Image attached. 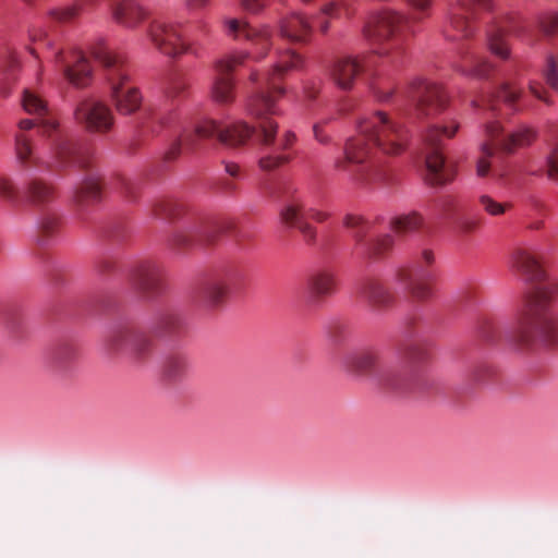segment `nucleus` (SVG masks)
Wrapping results in <instances>:
<instances>
[{
  "label": "nucleus",
  "mask_w": 558,
  "mask_h": 558,
  "mask_svg": "<svg viewBox=\"0 0 558 558\" xmlns=\"http://www.w3.org/2000/svg\"><path fill=\"white\" fill-rule=\"evenodd\" d=\"M295 138L294 133L290 131L286 132L280 143L281 149H288L295 142Z\"/></svg>",
  "instance_id": "obj_63"
},
{
  "label": "nucleus",
  "mask_w": 558,
  "mask_h": 558,
  "mask_svg": "<svg viewBox=\"0 0 558 558\" xmlns=\"http://www.w3.org/2000/svg\"><path fill=\"white\" fill-rule=\"evenodd\" d=\"M223 26L229 36L235 39L244 38L251 43V51L246 52L247 59L264 60L271 47V31L268 26L253 27L243 20L223 19Z\"/></svg>",
  "instance_id": "obj_15"
},
{
  "label": "nucleus",
  "mask_w": 558,
  "mask_h": 558,
  "mask_svg": "<svg viewBox=\"0 0 558 558\" xmlns=\"http://www.w3.org/2000/svg\"><path fill=\"white\" fill-rule=\"evenodd\" d=\"M112 17L118 24L134 28L146 17V11L135 0H122L112 5Z\"/></svg>",
  "instance_id": "obj_31"
},
{
  "label": "nucleus",
  "mask_w": 558,
  "mask_h": 558,
  "mask_svg": "<svg viewBox=\"0 0 558 558\" xmlns=\"http://www.w3.org/2000/svg\"><path fill=\"white\" fill-rule=\"evenodd\" d=\"M558 296V281L538 284L527 301V312L519 316L508 330L510 340L526 344L535 336L546 345L558 342V324L554 315L547 312L548 304Z\"/></svg>",
  "instance_id": "obj_5"
},
{
  "label": "nucleus",
  "mask_w": 558,
  "mask_h": 558,
  "mask_svg": "<svg viewBox=\"0 0 558 558\" xmlns=\"http://www.w3.org/2000/svg\"><path fill=\"white\" fill-rule=\"evenodd\" d=\"M184 328L182 313L174 308H167L157 315L153 331L158 337L173 338L180 336Z\"/></svg>",
  "instance_id": "obj_27"
},
{
  "label": "nucleus",
  "mask_w": 558,
  "mask_h": 558,
  "mask_svg": "<svg viewBox=\"0 0 558 558\" xmlns=\"http://www.w3.org/2000/svg\"><path fill=\"white\" fill-rule=\"evenodd\" d=\"M177 210L178 205L169 199H159L153 204V214L159 218H172Z\"/></svg>",
  "instance_id": "obj_52"
},
{
  "label": "nucleus",
  "mask_w": 558,
  "mask_h": 558,
  "mask_svg": "<svg viewBox=\"0 0 558 558\" xmlns=\"http://www.w3.org/2000/svg\"><path fill=\"white\" fill-rule=\"evenodd\" d=\"M284 203L279 211L280 221L289 228H295L302 234L304 241L313 245L316 242V228L306 221L308 216L318 223L325 222L330 214L318 208H306L305 203L296 193L293 186H287L283 190Z\"/></svg>",
  "instance_id": "obj_9"
},
{
  "label": "nucleus",
  "mask_w": 558,
  "mask_h": 558,
  "mask_svg": "<svg viewBox=\"0 0 558 558\" xmlns=\"http://www.w3.org/2000/svg\"><path fill=\"white\" fill-rule=\"evenodd\" d=\"M347 11V4L342 1H331L327 5L324 7L323 13L331 16V17H339L341 11Z\"/></svg>",
  "instance_id": "obj_57"
},
{
  "label": "nucleus",
  "mask_w": 558,
  "mask_h": 558,
  "mask_svg": "<svg viewBox=\"0 0 558 558\" xmlns=\"http://www.w3.org/2000/svg\"><path fill=\"white\" fill-rule=\"evenodd\" d=\"M22 105L27 113L38 116L40 125L49 135L51 153L48 158L39 155L33 145V138L28 134L36 125L35 119L20 120L14 140L15 159L20 168L27 173L58 171L70 166H78L88 169L90 162L88 153L82 150L78 145L68 136L58 132V121L49 116L48 107L37 94L25 89L23 92Z\"/></svg>",
  "instance_id": "obj_2"
},
{
  "label": "nucleus",
  "mask_w": 558,
  "mask_h": 558,
  "mask_svg": "<svg viewBox=\"0 0 558 558\" xmlns=\"http://www.w3.org/2000/svg\"><path fill=\"white\" fill-rule=\"evenodd\" d=\"M343 223L351 230L355 254L365 262L383 259L393 247L391 234H373L374 221L363 216L348 214Z\"/></svg>",
  "instance_id": "obj_8"
},
{
  "label": "nucleus",
  "mask_w": 558,
  "mask_h": 558,
  "mask_svg": "<svg viewBox=\"0 0 558 558\" xmlns=\"http://www.w3.org/2000/svg\"><path fill=\"white\" fill-rule=\"evenodd\" d=\"M132 329L131 326H122L111 330L105 340L108 353L130 352Z\"/></svg>",
  "instance_id": "obj_36"
},
{
  "label": "nucleus",
  "mask_w": 558,
  "mask_h": 558,
  "mask_svg": "<svg viewBox=\"0 0 558 558\" xmlns=\"http://www.w3.org/2000/svg\"><path fill=\"white\" fill-rule=\"evenodd\" d=\"M548 165V175L551 179L558 180V144L553 149L551 154L548 157L547 160Z\"/></svg>",
  "instance_id": "obj_58"
},
{
  "label": "nucleus",
  "mask_w": 558,
  "mask_h": 558,
  "mask_svg": "<svg viewBox=\"0 0 558 558\" xmlns=\"http://www.w3.org/2000/svg\"><path fill=\"white\" fill-rule=\"evenodd\" d=\"M303 65V58L291 49L278 50L277 61L267 72L252 71L250 81L256 86V90L246 101V110L250 114L260 120L258 125V140L264 146L274 143L278 124L268 118L277 114L276 101L286 94V89L279 84L290 70H298Z\"/></svg>",
  "instance_id": "obj_3"
},
{
  "label": "nucleus",
  "mask_w": 558,
  "mask_h": 558,
  "mask_svg": "<svg viewBox=\"0 0 558 558\" xmlns=\"http://www.w3.org/2000/svg\"><path fill=\"white\" fill-rule=\"evenodd\" d=\"M329 122V120H323V121H318L316 123H314L313 125V134H314V138L323 144V145H328L331 143V137L329 134L326 133L325 131V125Z\"/></svg>",
  "instance_id": "obj_56"
},
{
  "label": "nucleus",
  "mask_w": 558,
  "mask_h": 558,
  "mask_svg": "<svg viewBox=\"0 0 558 558\" xmlns=\"http://www.w3.org/2000/svg\"><path fill=\"white\" fill-rule=\"evenodd\" d=\"M215 241L214 228L205 220H196L177 231L172 244L178 250H187L196 245L211 244Z\"/></svg>",
  "instance_id": "obj_25"
},
{
  "label": "nucleus",
  "mask_w": 558,
  "mask_h": 558,
  "mask_svg": "<svg viewBox=\"0 0 558 558\" xmlns=\"http://www.w3.org/2000/svg\"><path fill=\"white\" fill-rule=\"evenodd\" d=\"M435 254L430 248H424L416 257L412 267L401 266L396 271V279L418 302H425L433 296L432 281L434 274L432 266Z\"/></svg>",
  "instance_id": "obj_12"
},
{
  "label": "nucleus",
  "mask_w": 558,
  "mask_h": 558,
  "mask_svg": "<svg viewBox=\"0 0 558 558\" xmlns=\"http://www.w3.org/2000/svg\"><path fill=\"white\" fill-rule=\"evenodd\" d=\"M254 132L255 129L251 128L245 122H238L222 129L217 121L205 119L195 126L194 131L182 132L165 151L163 159L167 162H172L181 155L194 151L198 138L211 136H217V138L226 145L238 147L243 145Z\"/></svg>",
  "instance_id": "obj_7"
},
{
  "label": "nucleus",
  "mask_w": 558,
  "mask_h": 558,
  "mask_svg": "<svg viewBox=\"0 0 558 558\" xmlns=\"http://www.w3.org/2000/svg\"><path fill=\"white\" fill-rule=\"evenodd\" d=\"M360 295L374 313L387 312L396 303V296L387 282L375 277L363 281L360 288Z\"/></svg>",
  "instance_id": "obj_22"
},
{
  "label": "nucleus",
  "mask_w": 558,
  "mask_h": 558,
  "mask_svg": "<svg viewBox=\"0 0 558 558\" xmlns=\"http://www.w3.org/2000/svg\"><path fill=\"white\" fill-rule=\"evenodd\" d=\"M542 77L546 85L557 92L558 90V54L548 53L545 63L541 70Z\"/></svg>",
  "instance_id": "obj_45"
},
{
  "label": "nucleus",
  "mask_w": 558,
  "mask_h": 558,
  "mask_svg": "<svg viewBox=\"0 0 558 558\" xmlns=\"http://www.w3.org/2000/svg\"><path fill=\"white\" fill-rule=\"evenodd\" d=\"M57 62L62 64L64 77L76 87H85L92 80V68L82 51L58 52Z\"/></svg>",
  "instance_id": "obj_23"
},
{
  "label": "nucleus",
  "mask_w": 558,
  "mask_h": 558,
  "mask_svg": "<svg viewBox=\"0 0 558 558\" xmlns=\"http://www.w3.org/2000/svg\"><path fill=\"white\" fill-rule=\"evenodd\" d=\"M538 31L547 38L548 41L558 34V12H549L542 14L537 19Z\"/></svg>",
  "instance_id": "obj_47"
},
{
  "label": "nucleus",
  "mask_w": 558,
  "mask_h": 558,
  "mask_svg": "<svg viewBox=\"0 0 558 558\" xmlns=\"http://www.w3.org/2000/svg\"><path fill=\"white\" fill-rule=\"evenodd\" d=\"M338 279L330 268L312 271L305 281V300L310 306H320L327 299L336 294Z\"/></svg>",
  "instance_id": "obj_19"
},
{
  "label": "nucleus",
  "mask_w": 558,
  "mask_h": 558,
  "mask_svg": "<svg viewBox=\"0 0 558 558\" xmlns=\"http://www.w3.org/2000/svg\"><path fill=\"white\" fill-rule=\"evenodd\" d=\"M459 54L460 63L457 68L461 73L477 78L488 77L492 71V65L485 59L475 52L470 51L469 47H461L459 49Z\"/></svg>",
  "instance_id": "obj_32"
},
{
  "label": "nucleus",
  "mask_w": 558,
  "mask_h": 558,
  "mask_svg": "<svg viewBox=\"0 0 558 558\" xmlns=\"http://www.w3.org/2000/svg\"><path fill=\"white\" fill-rule=\"evenodd\" d=\"M101 184L97 174H89L75 190L74 198L80 207H86L100 201Z\"/></svg>",
  "instance_id": "obj_34"
},
{
  "label": "nucleus",
  "mask_w": 558,
  "mask_h": 558,
  "mask_svg": "<svg viewBox=\"0 0 558 558\" xmlns=\"http://www.w3.org/2000/svg\"><path fill=\"white\" fill-rule=\"evenodd\" d=\"M121 189L123 190V193L125 194V196H128L130 198L135 197L136 184L134 182H132L131 180L123 179L121 181Z\"/></svg>",
  "instance_id": "obj_62"
},
{
  "label": "nucleus",
  "mask_w": 558,
  "mask_h": 558,
  "mask_svg": "<svg viewBox=\"0 0 558 558\" xmlns=\"http://www.w3.org/2000/svg\"><path fill=\"white\" fill-rule=\"evenodd\" d=\"M290 159L288 156L279 155V156H265L262 157L258 161L259 168L264 171H271L279 166L288 162Z\"/></svg>",
  "instance_id": "obj_54"
},
{
  "label": "nucleus",
  "mask_w": 558,
  "mask_h": 558,
  "mask_svg": "<svg viewBox=\"0 0 558 558\" xmlns=\"http://www.w3.org/2000/svg\"><path fill=\"white\" fill-rule=\"evenodd\" d=\"M507 32L522 38L523 40H525L529 44L534 43V39H533L531 33L523 25H518V24L512 25L508 28Z\"/></svg>",
  "instance_id": "obj_60"
},
{
  "label": "nucleus",
  "mask_w": 558,
  "mask_h": 558,
  "mask_svg": "<svg viewBox=\"0 0 558 558\" xmlns=\"http://www.w3.org/2000/svg\"><path fill=\"white\" fill-rule=\"evenodd\" d=\"M1 77H0V90L3 95L9 94V85L16 80V70L19 68V61L13 54L5 56L1 60Z\"/></svg>",
  "instance_id": "obj_43"
},
{
  "label": "nucleus",
  "mask_w": 558,
  "mask_h": 558,
  "mask_svg": "<svg viewBox=\"0 0 558 558\" xmlns=\"http://www.w3.org/2000/svg\"><path fill=\"white\" fill-rule=\"evenodd\" d=\"M60 228V221L59 218L53 215H47L45 216L39 225V241L41 243L47 242L50 238H52Z\"/></svg>",
  "instance_id": "obj_48"
},
{
  "label": "nucleus",
  "mask_w": 558,
  "mask_h": 558,
  "mask_svg": "<svg viewBox=\"0 0 558 558\" xmlns=\"http://www.w3.org/2000/svg\"><path fill=\"white\" fill-rule=\"evenodd\" d=\"M371 54L340 57L330 65V78L342 90H350L359 74L369 68Z\"/></svg>",
  "instance_id": "obj_21"
},
{
  "label": "nucleus",
  "mask_w": 558,
  "mask_h": 558,
  "mask_svg": "<svg viewBox=\"0 0 558 558\" xmlns=\"http://www.w3.org/2000/svg\"><path fill=\"white\" fill-rule=\"evenodd\" d=\"M409 97L418 118H432L442 112L449 98L441 85L423 77L414 78L409 86Z\"/></svg>",
  "instance_id": "obj_13"
},
{
  "label": "nucleus",
  "mask_w": 558,
  "mask_h": 558,
  "mask_svg": "<svg viewBox=\"0 0 558 558\" xmlns=\"http://www.w3.org/2000/svg\"><path fill=\"white\" fill-rule=\"evenodd\" d=\"M372 89L380 101H389L395 93L393 88L386 87L384 82L376 80L372 83Z\"/></svg>",
  "instance_id": "obj_55"
},
{
  "label": "nucleus",
  "mask_w": 558,
  "mask_h": 558,
  "mask_svg": "<svg viewBox=\"0 0 558 558\" xmlns=\"http://www.w3.org/2000/svg\"><path fill=\"white\" fill-rule=\"evenodd\" d=\"M282 38L291 43H306L312 34V26L301 14L294 13L283 19L279 25Z\"/></svg>",
  "instance_id": "obj_29"
},
{
  "label": "nucleus",
  "mask_w": 558,
  "mask_h": 558,
  "mask_svg": "<svg viewBox=\"0 0 558 558\" xmlns=\"http://www.w3.org/2000/svg\"><path fill=\"white\" fill-rule=\"evenodd\" d=\"M485 132L489 142H485L481 146L482 157L476 165L478 177H485L489 172L490 163L488 159L494 155V143L504 153L511 154L519 147L530 145L536 137V132L527 126H521L517 131L504 135L502 128L497 121L488 123Z\"/></svg>",
  "instance_id": "obj_10"
},
{
  "label": "nucleus",
  "mask_w": 558,
  "mask_h": 558,
  "mask_svg": "<svg viewBox=\"0 0 558 558\" xmlns=\"http://www.w3.org/2000/svg\"><path fill=\"white\" fill-rule=\"evenodd\" d=\"M179 120V114L174 109L151 111L144 122L147 132L158 135L165 130H172Z\"/></svg>",
  "instance_id": "obj_35"
},
{
  "label": "nucleus",
  "mask_w": 558,
  "mask_h": 558,
  "mask_svg": "<svg viewBox=\"0 0 558 558\" xmlns=\"http://www.w3.org/2000/svg\"><path fill=\"white\" fill-rule=\"evenodd\" d=\"M415 11L412 17L396 12L384 11L364 27V36L377 46L373 53L385 57L391 64H399L405 52L404 45L414 34L412 23L421 22L429 16L433 0H408Z\"/></svg>",
  "instance_id": "obj_4"
},
{
  "label": "nucleus",
  "mask_w": 558,
  "mask_h": 558,
  "mask_svg": "<svg viewBox=\"0 0 558 558\" xmlns=\"http://www.w3.org/2000/svg\"><path fill=\"white\" fill-rule=\"evenodd\" d=\"M190 83L185 74L181 72H171L165 83V96L172 102L179 101L185 97Z\"/></svg>",
  "instance_id": "obj_37"
},
{
  "label": "nucleus",
  "mask_w": 558,
  "mask_h": 558,
  "mask_svg": "<svg viewBox=\"0 0 558 558\" xmlns=\"http://www.w3.org/2000/svg\"><path fill=\"white\" fill-rule=\"evenodd\" d=\"M356 130L359 135L349 137L342 155L335 159V170L360 185L384 182L386 173L379 169L376 155L399 156L404 153L410 141L409 129L396 117L376 110L359 118Z\"/></svg>",
  "instance_id": "obj_1"
},
{
  "label": "nucleus",
  "mask_w": 558,
  "mask_h": 558,
  "mask_svg": "<svg viewBox=\"0 0 558 558\" xmlns=\"http://www.w3.org/2000/svg\"><path fill=\"white\" fill-rule=\"evenodd\" d=\"M150 43L161 53L168 57H179L192 52L191 46L185 43L179 31V24L167 21H153L147 29Z\"/></svg>",
  "instance_id": "obj_17"
},
{
  "label": "nucleus",
  "mask_w": 558,
  "mask_h": 558,
  "mask_svg": "<svg viewBox=\"0 0 558 558\" xmlns=\"http://www.w3.org/2000/svg\"><path fill=\"white\" fill-rule=\"evenodd\" d=\"M90 53L105 69L111 100L117 111L125 116L137 111L143 98L136 87L126 85L129 72L123 57L109 49L102 40L90 48Z\"/></svg>",
  "instance_id": "obj_6"
},
{
  "label": "nucleus",
  "mask_w": 558,
  "mask_h": 558,
  "mask_svg": "<svg viewBox=\"0 0 558 558\" xmlns=\"http://www.w3.org/2000/svg\"><path fill=\"white\" fill-rule=\"evenodd\" d=\"M521 89L514 87L509 83H505L495 93L488 95L487 97L481 100L473 99L471 105L474 108L487 107L492 111H496L498 109V104L504 102L505 105L514 110V106L518 99L521 97Z\"/></svg>",
  "instance_id": "obj_28"
},
{
  "label": "nucleus",
  "mask_w": 558,
  "mask_h": 558,
  "mask_svg": "<svg viewBox=\"0 0 558 558\" xmlns=\"http://www.w3.org/2000/svg\"><path fill=\"white\" fill-rule=\"evenodd\" d=\"M247 53H232L219 59L216 64V76L211 86V97L220 105H229L235 99V85L232 71L246 61Z\"/></svg>",
  "instance_id": "obj_16"
},
{
  "label": "nucleus",
  "mask_w": 558,
  "mask_h": 558,
  "mask_svg": "<svg viewBox=\"0 0 558 558\" xmlns=\"http://www.w3.org/2000/svg\"><path fill=\"white\" fill-rule=\"evenodd\" d=\"M78 356V348L75 343L64 341L59 343L51 353V362L58 369L66 366Z\"/></svg>",
  "instance_id": "obj_38"
},
{
  "label": "nucleus",
  "mask_w": 558,
  "mask_h": 558,
  "mask_svg": "<svg viewBox=\"0 0 558 558\" xmlns=\"http://www.w3.org/2000/svg\"><path fill=\"white\" fill-rule=\"evenodd\" d=\"M460 125L457 121H450L445 125H432L425 134L424 141L430 146V151L426 156V181L433 186H441L453 180L454 171L445 162V157L439 151L438 146L441 137L451 138L458 132Z\"/></svg>",
  "instance_id": "obj_11"
},
{
  "label": "nucleus",
  "mask_w": 558,
  "mask_h": 558,
  "mask_svg": "<svg viewBox=\"0 0 558 558\" xmlns=\"http://www.w3.org/2000/svg\"><path fill=\"white\" fill-rule=\"evenodd\" d=\"M189 369L187 360L182 355L169 356L163 365V377L170 381H178L185 377Z\"/></svg>",
  "instance_id": "obj_41"
},
{
  "label": "nucleus",
  "mask_w": 558,
  "mask_h": 558,
  "mask_svg": "<svg viewBox=\"0 0 558 558\" xmlns=\"http://www.w3.org/2000/svg\"><path fill=\"white\" fill-rule=\"evenodd\" d=\"M244 278L245 275L241 268L235 266L225 268L201 286L199 302L210 308L222 305L229 293L242 286Z\"/></svg>",
  "instance_id": "obj_14"
},
{
  "label": "nucleus",
  "mask_w": 558,
  "mask_h": 558,
  "mask_svg": "<svg viewBox=\"0 0 558 558\" xmlns=\"http://www.w3.org/2000/svg\"><path fill=\"white\" fill-rule=\"evenodd\" d=\"M266 4V0H241L244 10L251 13L259 12Z\"/></svg>",
  "instance_id": "obj_61"
},
{
  "label": "nucleus",
  "mask_w": 558,
  "mask_h": 558,
  "mask_svg": "<svg viewBox=\"0 0 558 558\" xmlns=\"http://www.w3.org/2000/svg\"><path fill=\"white\" fill-rule=\"evenodd\" d=\"M448 11V25L444 34L448 40L468 39L473 34V27L463 12L488 10L492 0H456Z\"/></svg>",
  "instance_id": "obj_18"
},
{
  "label": "nucleus",
  "mask_w": 558,
  "mask_h": 558,
  "mask_svg": "<svg viewBox=\"0 0 558 558\" xmlns=\"http://www.w3.org/2000/svg\"><path fill=\"white\" fill-rule=\"evenodd\" d=\"M405 357L413 367L427 364L432 359L430 343L422 341L409 344L405 349Z\"/></svg>",
  "instance_id": "obj_40"
},
{
  "label": "nucleus",
  "mask_w": 558,
  "mask_h": 558,
  "mask_svg": "<svg viewBox=\"0 0 558 558\" xmlns=\"http://www.w3.org/2000/svg\"><path fill=\"white\" fill-rule=\"evenodd\" d=\"M506 31L499 29L489 34L488 44L493 53L501 58H507L509 54L508 45L505 40Z\"/></svg>",
  "instance_id": "obj_49"
},
{
  "label": "nucleus",
  "mask_w": 558,
  "mask_h": 558,
  "mask_svg": "<svg viewBox=\"0 0 558 558\" xmlns=\"http://www.w3.org/2000/svg\"><path fill=\"white\" fill-rule=\"evenodd\" d=\"M0 197L10 203H15L19 198V187L8 175H0Z\"/></svg>",
  "instance_id": "obj_50"
},
{
  "label": "nucleus",
  "mask_w": 558,
  "mask_h": 558,
  "mask_svg": "<svg viewBox=\"0 0 558 558\" xmlns=\"http://www.w3.org/2000/svg\"><path fill=\"white\" fill-rule=\"evenodd\" d=\"M512 266L519 270L526 280L541 283L546 275L538 260L527 251L518 248L511 256Z\"/></svg>",
  "instance_id": "obj_30"
},
{
  "label": "nucleus",
  "mask_w": 558,
  "mask_h": 558,
  "mask_svg": "<svg viewBox=\"0 0 558 558\" xmlns=\"http://www.w3.org/2000/svg\"><path fill=\"white\" fill-rule=\"evenodd\" d=\"M225 169L226 172L233 178L239 177L241 172L239 165L234 162H226Z\"/></svg>",
  "instance_id": "obj_64"
},
{
  "label": "nucleus",
  "mask_w": 558,
  "mask_h": 558,
  "mask_svg": "<svg viewBox=\"0 0 558 558\" xmlns=\"http://www.w3.org/2000/svg\"><path fill=\"white\" fill-rule=\"evenodd\" d=\"M495 374V368L492 364L482 362L475 364L470 371V378L476 384H482L488 380Z\"/></svg>",
  "instance_id": "obj_51"
},
{
  "label": "nucleus",
  "mask_w": 558,
  "mask_h": 558,
  "mask_svg": "<svg viewBox=\"0 0 558 558\" xmlns=\"http://www.w3.org/2000/svg\"><path fill=\"white\" fill-rule=\"evenodd\" d=\"M477 226V221L469 217H462L457 222V227L462 233H471L476 230Z\"/></svg>",
  "instance_id": "obj_59"
},
{
  "label": "nucleus",
  "mask_w": 558,
  "mask_h": 558,
  "mask_svg": "<svg viewBox=\"0 0 558 558\" xmlns=\"http://www.w3.org/2000/svg\"><path fill=\"white\" fill-rule=\"evenodd\" d=\"M423 225L424 218L417 211L397 216L390 221L391 229L399 234L414 232L421 229Z\"/></svg>",
  "instance_id": "obj_39"
},
{
  "label": "nucleus",
  "mask_w": 558,
  "mask_h": 558,
  "mask_svg": "<svg viewBox=\"0 0 558 558\" xmlns=\"http://www.w3.org/2000/svg\"><path fill=\"white\" fill-rule=\"evenodd\" d=\"M98 0H75V4L62 9H53L50 15L58 22H70L75 19L81 12L87 8L93 7Z\"/></svg>",
  "instance_id": "obj_42"
},
{
  "label": "nucleus",
  "mask_w": 558,
  "mask_h": 558,
  "mask_svg": "<svg viewBox=\"0 0 558 558\" xmlns=\"http://www.w3.org/2000/svg\"><path fill=\"white\" fill-rule=\"evenodd\" d=\"M162 278L161 265L153 260H144L134 266L129 280L134 290L148 295L160 289Z\"/></svg>",
  "instance_id": "obj_24"
},
{
  "label": "nucleus",
  "mask_w": 558,
  "mask_h": 558,
  "mask_svg": "<svg viewBox=\"0 0 558 558\" xmlns=\"http://www.w3.org/2000/svg\"><path fill=\"white\" fill-rule=\"evenodd\" d=\"M74 117L88 131L107 132L113 124L109 107L92 98L84 99L76 106Z\"/></svg>",
  "instance_id": "obj_20"
},
{
  "label": "nucleus",
  "mask_w": 558,
  "mask_h": 558,
  "mask_svg": "<svg viewBox=\"0 0 558 558\" xmlns=\"http://www.w3.org/2000/svg\"><path fill=\"white\" fill-rule=\"evenodd\" d=\"M347 367L357 373H369L374 374L383 381V384L389 387H397V383L390 378V375L381 364L380 354L376 350H364L348 356Z\"/></svg>",
  "instance_id": "obj_26"
},
{
  "label": "nucleus",
  "mask_w": 558,
  "mask_h": 558,
  "mask_svg": "<svg viewBox=\"0 0 558 558\" xmlns=\"http://www.w3.org/2000/svg\"><path fill=\"white\" fill-rule=\"evenodd\" d=\"M527 87L531 95L534 96L536 99L543 101L547 106H553L554 101L541 82L532 80L529 82Z\"/></svg>",
  "instance_id": "obj_53"
},
{
  "label": "nucleus",
  "mask_w": 558,
  "mask_h": 558,
  "mask_svg": "<svg viewBox=\"0 0 558 558\" xmlns=\"http://www.w3.org/2000/svg\"><path fill=\"white\" fill-rule=\"evenodd\" d=\"M151 338L133 327L130 352L133 353L137 359H143L151 351Z\"/></svg>",
  "instance_id": "obj_44"
},
{
  "label": "nucleus",
  "mask_w": 558,
  "mask_h": 558,
  "mask_svg": "<svg viewBox=\"0 0 558 558\" xmlns=\"http://www.w3.org/2000/svg\"><path fill=\"white\" fill-rule=\"evenodd\" d=\"M25 197L32 205L45 206L54 199L56 189L40 178H33L25 186Z\"/></svg>",
  "instance_id": "obj_33"
},
{
  "label": "nucleus",
  "mask_w": 558,
  "mask_h": 558,
  "mask_svg": "<svg viewBox=\"0 0 558 558\" xmlns=\"http://www.w3.org/2000/svg\"><path fill=\"white\" fill-rule=\"evenodd\" d=\"M478 203L482 209L493 217L505 215L508 210L512 208V204L510 202L501 203L487 194L481 195L478 197Z\"/></svg>",
  "instance_id": "obj_46"
}]
</instances>
